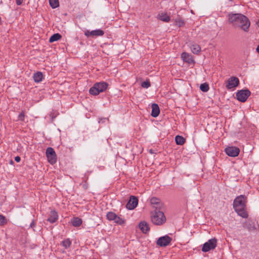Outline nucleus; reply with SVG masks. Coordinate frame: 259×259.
Listing matches in <instances>:
<instances>
[{
	"label": "nucleus",
	"mask_w": 259,
	"mask_h": 259,
	"mask_svg": "<svg viewBox=\"0 0 259 259\" xmlns=\"http://www.w3.org/2000/svg\"><path fill=\"white\" fill-rule=\"evenodd\" d=\"M61 35L59 33L54 34L49 39L50 42H53L59 40L61 38Z\"/></svg>",
	"instance_id": "nucleus-23"
},
{
	"label": "nucleus",
	"mask_w": 259,
	"mask_h": 259,
	"mask_svg": "<svg viewBox=\"0 0 259 259\" xmlns=\"http://www.w3.org/2000/svg\"><path fill=\"white\" fill-rule=\"evenodd\" d=\"M171 238L168 235L160 237L157 241V244L160 246H166L171 241Z\"/></svg>",
	"instance_id": "nucleus-11"
},
{
	"label": "nucleus",
	"mask_w": 259,
	"mask_h": 259,
	"mask_svg": "<svg viewBox=\"0 0 259 259\" xmlns=\"http://www.w3.org/2000/svg\"><path fill=\"white\" fill-rule=\"evenodd\" d=\"M13 163H14V162L13 161V160H11L10 164H13Z\"/></svg>",
	"instance_id": "nucleus-37"
},
{
	"label": "nucleus",
	"mask_w": 259,
	"mask_h": 259,
	"mask_svg": "<svg viewBox=\"0 0 259 259\" xmlns=\"http://www.w3.org/2000/svg\"><path fill=\"white\" fill-rule=\"evenodd\" d=\"M200 89L202 92H206L209 90V88L208 84L207 83H204L201 84Z\"/></svg>",
	"instance_id": "nucleus-28"
},
{
	"label": "nucleus",
	"mask_w": 259,
	"mask_h": 259,
	"mask_svg": "<svg viewBox=\"0 0 259 259\" xmlns=\"http://www.w3.org/2000/svg\"><path fill=\"white\" fill-rule=\"evenodd\" d=\"M43 78L42 73L41 72H37L33 74V79L35 82H39L42 81Z\"/></svg>",
	"instance_id": "nucleus-18"
},
{
	"label": "nucleus",
	"mask_w": 259,
	"mask_h": 259,
	"mask_svg": "<svg viewBox=\"0 0 259 259\" xmlns=\"http://www.w3.org/2000/svg\"><path fill=\"white\" fill-rule=\"evenodd\" d=\"M138 203V198L136 196H132L126 205V207L130 210L134 209L137 206Z\"/></svg>",
	"instance_id": "nucleus-12"
},
{
	"label": "nucleus",
	"mask_w": 259,
	"mask_h": 259,
	"mask_svg": "<svg viewBox=\"0 0 259 259\" xmlns=\"http://www.w3.org/2000/svg\"><path fill=\"white\" fill-rule=\"evenodd\" d=\"M176 24L179 27H181L184 24V21L181 19H177L175 21Z\"/></svg>",
	"instance_id": "nucleus-31"
},
{
	"label": "nucleus",
	"mask_w": 259,
	"mask_h": 259,
	"mask_svg": "<svg viewBox=\"0 0 259 259\" xmlns=\"http://www.w3.org/2000/svg\"><path fill=\"white\" fill-rule=\"evenodd\" d=\"M225 151L229 156L236 157L239 154L240 149L235 146H228L225 148Z\"/></svg>",
	"instance_id": "nucleus-9"
},
{
	"label": "nucleus",
	"mask_w": 259,
	"mask_h": 259,
	"mask_svg": "<svg viewBox=\"0 0 259 259\" xmlns=\"http://www.w3.org/2000/svg\"><path fill=\"white\" fill-rule=\"evenodd\" d=\"M150 202L153 208H155V210L162 209L163 204L158 198L156 197H153L151 199Z\"/></svg>",
	"instance_id": "nucleus-13"
},
{
	"label": "nucleus",
	"mask_w": 259,
	"mask_h": 259,
	"mask_svg": "<svg viewBox=\"0 0 259 259\" xmlns=\"http://www.w3.org/2000/svg\"><path fill=\"white\" fill-rule=\"evenodd\" d=\"M114 223L118 225H122L125 224V220L124 219L120 218V217L117 215L116 217H115V219L114 220Z\"/></svg>",
	"instance_id": "nucleus-24"
},
{
	"label": "nucleus",
	"mask_w": 259,
	"mask_h": 259,
	"mask_svg": "<svg viewBox=\"0 0 259 259\" xmlns=\"http://www.w3.org/2000/svg\"><path fill=\"white\" fill-rule=\"evenodd\" d=\"M71 244V241L68 238L64 240L62 242V245L66 249L69 248Z\"/></svg>",
	"instance_id": "nucleus-25"
},
{
	"label": "nucleus",
	"mask_w": 259,
	"mask_h": 259,
	"mask_svg": "<svg viewBox=\"0 0 259 259\" xmlns=\"http://www.w3.org/2000/svg\"><path fill=\"white\" fill-rule=\"evenodd\" d=\"M151 219L152 222L156 225H160L166 221L164 213L160 209L151 212Z\"/></svg>",
	"instance_id": "nucleus-3"
},
{
	"label": "nucleus",
	"mask_w": 259,
	"mask_h": 259,
	"mask_svg": "<svg viewBox=\"0 0 259 259\" xmlns=\"http://www.w3.org/2000/svg\"><path fill=\"white\" fill-rule=\"evenodd\" d=\"M239 84V79L235 76L230 77L226 82V87L228 90L234 89Z\"/></svg>",
	"instance_id": "nucleus-6"
},
{
	"label": "nucleus",
	"mask_w": 259,
	"mask_h": 259,
	"mask_svg": "<svg viewBox=\"0 0 259 259\" xmlns=\"http://www.w3.org/2000/svg\"><path fill=\"white\" fill-rule=\"evenodd\" d=\"M158 19L165 22H168L170 21V17L165 13L159 14Z\"/></svg>",
	"instance_id": "nucleus-20"
},
{
	"label": "nucleus",
	"mask_w": 259,
	"mask_h": 259,
	"mask_svg": "<svg viewBox=\"0 0 259 259\" xmlns=\"http://www.w3.org/2000/svg\"><path fill=\"white\" fill-rule=\"evenodd\" d=\"M151 86L150 81L147 80L141 83V87L143 88L147 89Z\"/></svg>",
	"instance_id": "nucleus-29"
},
{
	"label": "nucleus",
	"mask_w": 259,
	"mask_h": 259,
	"mask_svg": "<svg viewBox=\"0 0 259 259\" xmlns=\"http://www.w3.org/2000/svg\"><path fill=\"white\" fill-rule=\"evenodd\" d=\"M15 160L17 162H19L21 160V158L19 156H17L15 157Z\"/></svg>",
	"instance_id": "nucleus-34"
},
{
	"label": "nucleus",
	"mask_w": 259,
	"mask_h": 259,
	"mask_svg": "<svg viewBox=\"0 0 259 259\" xmlns=\"http://www.w3.org/2000/svg\"><path fill=\"white\" fill-rule=\"evenodd\" d=\"M139 228L141 231L145 234L148 233L150 230L149 224L145 221H142L139 223Z\"/></svg>",
	"instance_id": "nucleus-15"
},
{
	"label": "nucleus",
	"mask_w": 259,
	"mask_h": 259,
	"mask_svg": "<svg viewBox=\"0 0 259 259\" xmlns=\"http://www.w3.org/2000/svg\"><path fill=\"white\" fill-rule=\"evenodd\" d=\"M250 92L248 90H242L237 92L236 98L240 102H244L250 95Z\"/></svg>",
	"instance_id": "nucleus-7"
},
{
	"label": "nucleus",
	"mask_w": 259,
	"mask_h": 259,
	"mask_svg": "<svg viewBox=\"0 0 259 259\" xmlns=\"http://www.w3.org/2000/svg\"><path fill=\"white\" fill-rule=\"evenodd\" d=\"M46 156L48 161L52 164L56 162L57 157L56 153L53 148L49 147L46 150Z\"/></svg>",
	"instance_id": "nucleus-8"
},
{
	"label": "nucleus",
	"mask_w": 259,
	"mask_h": 259,
	"mask_svg": "<svg viewBox=\"0 0 259 259\" xmlns=\"http://www.w3.org/2000/svg\"><path fill=\"white\" fill-rule=\"evenodd\" d=\"M18 120L24 121L25 118V114L24 111H22L18 115Z\"/></svg>",
	"instance_id": "nucleus-32"
},
{
	"label": "nucleus",
	"mask_w": 259,
	"mask_h": 259,
	"mask_svg": "<svg viewBox=\"0 0 259 259\" xmlns=\"http://www.w3.org/2000/svg\"><path fill=\"white\" fill-rule=\"evenodd\" d=\"M7 220L3 215L0 214V225L3 226L7 224Z\"/></svg>",
	"instance_id": "nucleus-30"
},
{
	"label": "nucleus",
	"mask_w": 259,
	"mask_h": 259,
	"mask_svg": "<svg viewBox=\"0 0 259 259\" xmlns=\"http://www.w3.org/2000/svg\"><path fill=\"white\" fill-rule=\"evenodd\" d=\"M49 3L51 7L53 9H55L59 6L58 0H49Z\"/></svg>",
	"instance_id": "nucleus-27"
},
{
	"label": "nucleus",
	"mask_w": 259,
	"mask_h": 259,
	"mask_svg": "<svg viewBox=\"0 0 259 259\" xmlns=\"http://www.w3.org/2000/svg\"><path fill=\"white\" fill-rule=\"evenodd\" d=\"M175 141L177 144L183 145L185 142V139L181 136H176L175 137Z\"/></svg>",
	"instance_id": "nucleus-22"
},
{
	"label": "nucleus",
	"mask_w": 259,
	"mask_h": 259,
	"mask_svg": "<svg viewBox=\"0 0 259 259\" xmlns=\"http://www.w3.org/2000/svg\"><path fill=\"white\" fill-rule=\"evenodd\" d=\"M191 50L193 53L197 54L201 51V48L197 44H193L191 47Z\"/></svg>",
	"instance_id": "nucleus-21"
},
{
	"label": "nucleus",
	"mask_w": 259,
	"mask_h": 259,
	"mask_svg": "<svg viewBox=\"0 0 259 259\" xmlns=\"http://www.w3.org/2000/svg\"><path fill=\"white\" fill-rule=\"evenodd\" d=\"M256 51L259 54V45L257 47Z\"/></svg>",
	"instance_id": "nucleus-36"
},
{
	"label": "nucleus",
	"mask_w": 259,
	"mask_h": 259,
	"mask_svg": "<svg viewBox=\"0 0 259 259\" xmlns=\"http://www.w3.org/2000/svg\"><path fill=\"white\" fill-rule=\"evenodd\" d=\"M247 197L241 195L236 197L233 202V207L237 214L243 218H247V212L246 210Z\"/></svg>",
	"instance_id": "nucleus-2"
},
{
	"label": "nucleus",
	"mask_w": 259,
	"mask_h": 259,
	"mask_svg": "<svg viewBox=\"0 0 259 259\" xmlns=\"http://www.w3.org/2000/svg\"><path fill=\"white\" fill-rule=\"evenodd\" d=\"M181 58L184 62L188 64L194 63L192 56L190 54L184 52L181 54Z\"/></svg>",
	"instance_id": "nucleus-14"
},
{
	"label": "nucleus",
	"mask_w": 259,
	"mask_h": 259,
	"mask_svg": "<svg viewBox=\"0 0 259 259\" xmlns=\"http://www.w3.org/2000/svg\"><path fill=\"white\" fill-rule=\"evenodd\" d=\"M217 245V240L215 238H211L205 242L202 248V251L206 252L214 249Z\"/></svg>",
	"instance_id": "nucleus-5"
},
{
	"label": "nucleus",
	"mask_w": 259,
	"mask_h": 259,
	"mask_svg": "<svg viewBox=\"0 0 259 259\" xmlns=\"http://www.w3.org/2000/svg\"><path fill=\"white\" fill-rule=\"evenodd\" d=\"M82 220L79 218L76 217L72 220V224L74 227H77L82 224Z\"/></svg>",
	"instance_id": "nucleus-19"
},
{
	"label": "nucleus",
	"mask_w": 259,
	"mask_h": 259,
	"mask_svg": "<svg viewBox=\"0 0 259 259\" xmlns=\"http://www.w3.org/2000/svg\"><path fill=\"white\" fill-rule=\"evenodd\" d=\"M107 87L108 84L105 82H97L90 89L89 93L93 95H98L100 93L105 91Z\"/></svg>",
	"instance_id": "nucleus-4"
},
{
	"label": "nucleus",
	"mask_w": 259,
	"mask_h": 259,
	"mask_svg": "<svg viewBox=\"0 0 259 259\" xmlns=\"http://www.w3.org/2000/svg\"><path fill=\"white\" fill-rule=\"evenodd\" d=\"M117 214L115 213L110 211L107 213L106 217L107 219L109 221H114L116 217Z\"/></svg>",
	"instance_id": "nucleus-26"
},
{
	"label": "nucleus",
	"mask_w": 259,
	"mask_h": 259,
	"mask_svg": "<svg viewBox=\"0 0 259 259\" xmlns=\"http://www.w3.org/2000/svg\"><path fill=\"white\" fill-rule=\"evenodd\" d=\"M104 34V32L101 29H96L92 31H89L88 30H86L84 31V35L89 37H97L100 36H103Z\"/></svg>",
	"instance_id": "nucleus-10"
},
{
	"label": "nucleus",
	"mask_w": 259,
	"mask_h": 259,
	"mask_svg": "<svg viewBox=\"0 0 259 259\" xmlns=\"http://www.w3.org/2000/svg\"><path fill=\"white\" fill-rule=\"evenodd\" d=\"M58 218V213L55 210H51L49 217L47 220L51 223H55Z\"/></svg>",
	"instance_id": "nucleus-16"
},
{
	"label": "nucleus",
	"mask_w": 259,
	"mask_h": 259,
	"mask_svg": "<svg viewBox=\"0 0 259 259\" xmlns=\"http://www.w3.org/2000/svg\"><path fill=\"white\" fill-rule=\"evenodd\" d=\"M229 21L234 27H239L245 32L248 31L250 25L248 18L241 14H229Z\"/></svg>",
	"instance_id": "nucleus-1"
},
{
	"label": "nucleus",
	"mask_w": 259,
	"mask_h": 259,
	"mask_svg": "<svg viewBox=\"0 0 259 259\" xmlns=\"http://www.w3.org/2000/svg\"><path fill=\"white\" fill-rule=\"evenodd\" d=\"M257 24L259 26V20L257 22Z\"/></svg>",
	"instance_id": "nucleus-38"
},
{
	"label": "nucleus",
	"mask_w": 259,
	"mask_h": 259,
	"mask_svg": "<svg viewBox=\"0 0 259 259\" xmlns=\"http://www.w3.org/2000/svg\"><path fill=\"white\" fill-rule=\"evenodd\" d=\"M160 110L158 105L155 103L153 104L152 105L151 116L154 117H156L158 116Z\"/></svg>",
	"instance_id": "nucleus-17"
},
{
	"label": "nucleus",
	"mask_w": 259,
	"mask_h": 259,
	"mask_svg": "<svg viewBox=\"0 0 259 259\" xmlns=\"http://www.w3.org/2000/svg\"><path fill=\"white\" fill-rule=\"evenodd\" d=\"M35 223H34V221H33L31 222V223L30 224V227L32 228V227H34V226H35Z\"/></svg>",
	"instance_id": "nucleus-35"
},
{
	"label": "nucleus",
	"mask_w": 259,
	"mask_h": 259,
	"mask_svg": "<svg viewBox=\"0 0 259 259\" xmlns=\"http://www.w3.org/2000/svg\"><path fill=\"white\" fill-rule=\"evenodd\" d=\"M16 2L17 5L19 6L22 4L23 0H16Z\"/></svg>",
	"instance_id": "nucleus-33"
}]
</instances>
